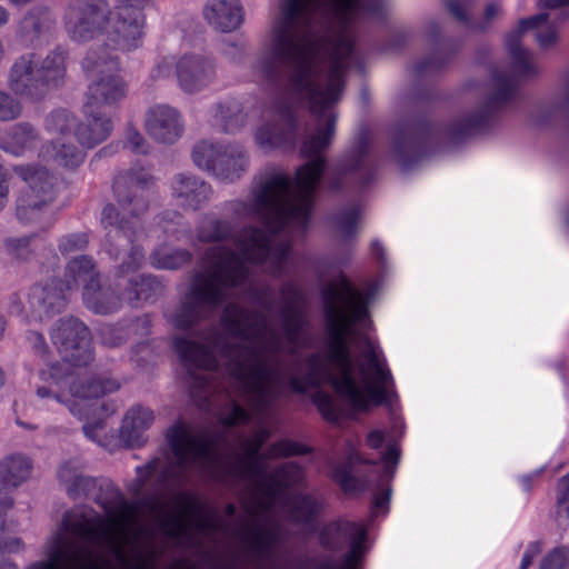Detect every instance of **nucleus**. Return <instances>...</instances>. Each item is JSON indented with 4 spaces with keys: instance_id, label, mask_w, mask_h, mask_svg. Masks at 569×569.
Returning a JSON list of instances; mask_svg holds the SVG:
<instances>
[{
    "instance_id": "obj_42",
    "label": "nucleus",
    "mask_w": 569,
    "mask_h": 569,
    "mask_svg": "<svg viewBox=\"0 0 569 569\" xmlns=\"http://www.w3.org/2000/svg\"><path fill=\"white\" fill-rule=\"evenodd\" d=\"M23 114V103L9 90L0 89V122H13Z\"/></svg>"
},
{
    "instance_id": "obj_44",
    "label": "nucleus",
    "mask_w": 569,
    "mask_h": 569,
    "mask_svg": "<svg viewBox=\"0 0 569 569\" xmlns=\"http://www.w3.org/2000/svg\"><path fill=\"white\" fill-rule=\"evenodd\" d=\"M516 81L510 77L497 74L495 78V92L488 103V109L508 101L515 93Z\"/></svg>"
},
{
    "instance_id": "obj_6",
    "label": "nucleus",
    "mask_w": 569,
    "mask_h": 569,
    "mask_svg": "<svg viewBox=\"0 0 569 569\" xmlns=\"http://www.w3.org/2000/svg\"><path fill=\"white\" fill-rule=\"evenodd\" d=\"M119 389V383L112 379H92L88 381H72L68 391L60 390L59 383L53 381L50 387H39V398L53 397L64 405L69 411L81 420H91L83 426L86 436L96 440V431L102 428V420L117 411L113 402L101 401L100 398Z\"/></svg>"
},
{
    "instance_id": "obj_3",
    "label": "nucleus",
    "mask_w": 569,
    "mask_h": 569,
    "mask_svg": "<svg viewBox=\"0 0 569 569\" xmlns=\"http://www.w3.org/2000/svg\"><path fill=\"white\" fill-rule=\"evenodd\" d=\"M379 11L377 0H279L268 41L252 71L273 81L293 68L295 87L308 100L311 116L337 113L335 106L353 52L350 24L361 13Z\"/></svg>"
},
{
    "instance_id": "obj_47",
    "label": "nucleus",
    "mask_w": 569,
    "mask_h": 569,
    "mask_svg": "<svg viewBox=\"0 0 569 569\" xmlns=\"http://www.w3.org/2000/svg\"><path fill=\"white\" fill-rule=\"evenodd\" d=\"M313 402L326 420L331 422L338 421L341 416V409L330 395L317 391L313 396Z\"/></svg>"
},
{
    "instance_id": "obj_28",
    "label": "nucleus",
    "mask_w": 569,
    "mask_h": 569,
    "mask_svg": "<svg viewBox=\"0 0 569 569\" xmlns=\"http://www.w3.org/2000/svg\"><path fill=\"white\" fill-rule=\"evenodd\" d=\"M153 421L150 409L140 406L132 407L126 415L120 430L121 437L130 446H139L142 442V433Z\"/></svg>"
},
{
    "instance_id": "obj_53",
    "label": "nucleus",
    "mask_w": 569,
    "mask_h": 569,
    "mask_svg": "<svg viewBox=\"0 0 569 569\" xmlns=\"http://www.w3.org/2000/svg\"><path fill=\"white\" fill-rule=\"evenodd\" d=\"M446 6L448 11L460 22H468L469 20V0H447Z\"/></svg>"
},
{
    "instance_id": "obj_38",
    "label": "nucleus",
    "mask_w": 569,
    "mask_h": 569,
    "mask_svg": "<svg viewBox=\"0 0 569 569\" xmlns=\"http://www.w3.org/2000/svg\"><path fill=\"white\" fill-rule=\"evenodd\" d=\"M320 509V505L309 496H296L290 502L289 512L293 521L307 523L312 521Z\"/></svg>"
},
{
    "instance_id": "obj_46",
    "label": "nucleus",
    "mask_w": 569,
    "mask_h": 569,
    "mask_svg": "<svg viewBox=\"0 0 569 569\" xmlns=\"http://www.w3.org/2000/svg\"><path fill=\"white\" fill-rule=\"evenodd\" d=\"M489 110L486 112L476 113L473 116L461 119L452 128L455 137H465L481 130L486 124V119Z\"/></svg>"
},
{
    "instance_id": "obj_36",
    "label": "nucleus",
    "mask_w": 569,
    "mask_h": 569,
    "mask_svg": "<svg viewBox=\"0 0 569 569\" xmlns=\"http://www.w3.org/2000/svg\"><path fill=\"white\" fill-rule=\"evenodd\" d=\"M150 263L157 269H178L191 260L186 249H173L167 244L159 246L149 257Z\"/></svg>"
},
{
    "instance_id": "obj_32",
    "label": "nucleus",
    "mask_w": 569,
    "mask_h": 569,
    "mask_svg": "<svg viewBox=\"0 0 569 569\" xmlns=\"http://www.w3.org/2000/svg\"><path fill=\"white\" fill-rule=\"evenodd\" d=\"M31 462L16 455L0 461V483L7 487H18L26 481L31 472Z\"/></svg>"
},
{
    "instance_id": "obj_59",
    "label": "nucleus",
    "mask_w": 569,
    "mask_h": 569,
    "mask_svg": "<svg viewBox=\"0 0 569 569\" xmlns=\"http://www.w3.org/2000/svg\"><path fill=\"white\" fill-rule=\"evenodd\" d=\"M382 442L383 435L378 430L371 431L367 437V445L372 449L379 448L382 445Z\"/></svg>"
},
{
    "instance_id": "obj_56",
    "label": "nucleus",
    "mask_w": 569,
    "mask_h": 569,
    "mask_svg": "<svg viewBox=\"0 0 569 569\" xmlns=\"http://www.w3.org/2000/svg\"><path fill=\"white\" fill-rule=\"evenodd\" d=\"M569 500V475L565 476L560 479L557 488V506L559 512L561 511L562 506H565Z\"/></svg>"
},
{
    "instance_id": "obj_13",
    "label": "nucleus",
    "mask_w": 569,
    "mask_h": 569,
    "mask_svg": "<svg viewBox=\"0 0 569 569\" xmlns=\"http://www.w3.org/2000/svg\"><path fill=\"white\" fill-rule=\"evenodd\" d=\"M365 539L363 526L348 520L330 522L320 532V543L326 549L337 551L350 545L342 563L335 565V569H359L365 556Z\"/></svg>"
},
{
    "instance_id": "obj_55",
    "label": "nucleus",
    "mask_w": 569,
    "mask_h": 569,
    "mask_svg": "<svg viewBox=\"0 0 569 569\" xmlns=\"http://www.w3.org/2000/svg\"><path fill=\"white\" fill-rule=\"evenodd\" d=\"M381 459L385 462V469L387 475H392L395 471V466L399 459V449L396 446H389L386 452L382 455Z\"/></svg>"
},
{
    "instance_id": "obj_48",
    "label": "nucleus",
    "mask_w": 569,
    "mask_h": 569,
    "mask_svg": "<svg viewBox=\"0 0 569 569\" xmlns=\"http://www.w3.org/2000/svg\"><path fill=\"white\" fill-rule=\"evenodd\" d=\"M24 343L33 352L34 356L39 357L43 361L49 360L50 349L41 332L36 330H28L24 335Z\"/></svg>"
},
{
    "instance_id": "obj_27",
    "label": "nucleus",
    "mask_w": 569,
    "mask_h": 569,
    "mask_svg": "<svg viewBox=\"0 0 569 569\" xmlns=\"http://www.w3.org/2000/svg\"><path fill=\"white\" fill-rule=\"evenodd\" d=\"M56 18L50 8L37 6L30 9L20 22L19 32L29 41H33L51 31Z\"/></svg>"
},
{
    "instance_id": "obj_7",
    "label": "nucleus",
    "mask_w": 569,
    "mask_h": 569,
    "mask_svg": "<svg viewBox=\"0 0 569 569\" xmlns=\"http://www.w3.org/2000/svg\"><path fill=\"white\" fill-rule=\"evenodd\" d=\"M540 8L549 9V13H540L519 23V30L508 34L506 46L511 58V72L513 77L526 78L538 72L531 53L520 43L521 33L533 30L537 42L548 48L557 40V31L549 20L563 22L569 18V0H539Z\"/></svg>"
},
{
    "instance_id": "obj_10",
    "label": "nucleus",
    "mask_w": 569,
    "mask_h": 569,
    "mask_svg": "<svg viewBox=\"0 0 569 569\" xmlns=\"http://www.w3.org/2000/svg\"><path fill=\"white\" fill-rule=\"evenodd\" d=\"M109 13L106 0H73L64 13L66 31L80 43L103 38Z\"/></svg>"
},
{
    "instance_id": "obj_22",
    "label": "nucleus",
    "mask_w": 569,
    "mask_h": 569,
    "mask_svg": "<svg viewBox=\"0 0 569 569\" xmlns=\"http://www.w3.org/2000/svg\"><path fill=\"white\" fill-rule=\"evenodd\" d=\"M41 141L40 131L29 121H20L7 128L0 136V149L13 157H23Z\"/></svg>"
},
{
    "instance_id": "obj_8",
    "label": "nucleus",
    "mask_w": 569,
    "mask_h": 569,
    "mask_svg": "<svg viewBox=\"0 0 569 569\" xmlns=\"http://www.w3.org/2000/svg\"><path fill=\"white\" fill-rule=\"evenodd\" d=\"M13 171L26 183L16 200V216L23 224H39L42 229L53 223L51 210L57 191V178L42 166L19 164Z\"/></svg>"
},
{
    "instance_id": "obj_43",
    "label": "nucleus",
    "mask_w": 569,
    "mask_h": 569,
    "mask_svg": "<svg viewBox=\"0 0 569 569\" xmlns=\"http://www.w3.org/2000/svg\"><path fill=\"white\" fill-rule=\"evenodd\" d=\"M219 158L226 159V163L230 169H233L236 167L237 160L241 158L242 166L241 168H238L233 174L230 177H219L222 180H229L232 181L240 177V174L247 169L248 167V158L246 154V150L241 146H223L221 152L219 153Z\"/></svg>"
},
{
    "instance_id": "obj_24",
    "label": "nucleus",
    "mask_w": 569,
    "mask_h": 569,
    "mask_svg": "<svg viewBox=\"0 0 569 569\" xmlns=\"http://www.w3.org/2000/svg\"><path fill=\"white\" fill-rule=\"evenodd\" d=\"M84 113L86 121L82 123L78 121L77 140L82 147L93 148L110 136L113 123L109 117L97 109L84 108Z\"/></svg>"
},
{
    "instance_id": "obj_34",
    "label": "nucleus",
    "mask_w": 569,
    "mask_h": 569,
    "mask_svg": "<svg viewBox=\"0 0 569 569\" xmlns=\"http://www.w3.org/2000/svg\"><path fill=\"white\" fill-rule=\"evenodd\" d=\"M97 280L94 263L90 257L80 256L68 262L63 280L67 289L71 290L80 282L86 286L87 283H91V281Z\"/></svg>"
},
{
    "instance_id": "obj_50",
    "label": "nucleus",
    "mask_w": 569,
    "mask_h": 569,
    "mask_svg": "<svg viewBox=\"0 0 569 569\" xmlns=\"http://www.w3.org/2000/svg\"><path fill=\"white\" fill-rule=\"evenodd\" d=\"M569 550L566 548H556L548 553L540 563V569H563L568 561Z\"/></svg>"
},
{
    "instance_id": "obj_45",
    "label": "nucleus",
    "mask_w": 569,
    "mask_h": 569,
    "mask_svg": "<svg viewBox=\"0 0 569 569\" xmlns=\"http://www.w3.org/2000/svg\"><path fill=\"white\" fill-rule=\"evenodd\" d=\"M361 458L359 453L355 450L350 451L349 453V462L339 466L333 471V478L335 480L340 483L342 489L345 491H353L357 489V480L351 475V468L350 465L353 462L360 461Z\"/></svg>"
},
{
    "instance_id": "obj_57",
    "label": "nucleus",
    "mask_w": 569,
    "mask_h": 569,
    "mask_svg": "<svg viewBox=\"0 0 569 569\" xmlns=\"http://www.w3.org/2000/svg\"><path fill=\"white\" fill-rule=\"evenodd\" d=\"M541 552V546L539 542H532L528 549L526 550L521 563L520 569H528L532 563L535 557H537Z\"/></svg>"
},
{
    "instance_id": "obj_18",
    "label": "nucleus",
    "mask_w": 569,
    "mask_h": 569,
    "mask_svg": "<svg viewBox=\"0 0 569 569\" xmlns=\"http://www.w3.org/2000/svg\"><path fill=\"white\" fill-rule=\"evenodd\" d=\"M152 506L170 533L178 536L186 530L189 518L196 512L197 499L191 492L180 490L168 501L153 500Z\"/></svg>"
},
{
    "instance_id": "obj_1",
    "label": "nucleus",
    "mask_w": 569,
    "mask_h": 569,
    "mask_svg": "<svg viewBox=\"0 0 569 569\" xmlns=\"http://www.w3.org/2000/svg\"><path fill=\"white\" fill-rule=\"evenodd\" d=\"M322 298L326 349L307 359L305 371L300 366L291 368L284 363L282 337L270 326L267 315L237 305L223 310V333L210 330L197 341L177 337L176 350L194 387L213 391L211 376L223 365L250 412L232 400L221 413L222 433L178 422L167 431L173 458H154L137 468L140 487L154 476L162 485H180L188 479L189 471L220 481L237 478L248 482L254 505L247 507L253 523L246 540L259 559H267L281 538L280 527L273 520L261 523V519L283 503L286 490L303 478L297 463H282L272 471L267 466L268 459L305 453L300 445L281 440L259 452L271 436L267 425L273 418V401L286 390L305 392L330 382L345 402L361 411L385 399L386 387L392 379L379 346L356 328L368 316L363 296L340 276L325 287Z\"/></svg>"
},
{
    "instance_id": "obj_62",
    "label": "nucleus",
    "mask_w": 569,
    "mask_h": 569,
    "mask_svg": "<svg viewBox=\"0 0 569 569\" xmlns=\"http://www.w3.org/2000/svg\"><path fill=\"white\" fill-rule=\"evenodd\" d=\"M389 499H390V490L389 489L377 495L375 498L376 508H378V509L385 508V506L388 503Z\"/></svg>"
},
{
    "instance_id": "obj_61",
    "label": "nucleus",
    "mask_w": 569,
    "mask_h": 569,
    "mask_svg": "<svg viewBox=\"0 0 569 569\" xmlns=\"http://www.w3.org/2000/svg\"><path fill=\"white\" fill-rule=\"evenodd\" d=\"M310 569H335V563L330 557H323L313 560Z\"/></svg>"
},
{
    "instance_id": "obj_39",
    "label": "nucleus",
    "mask_w": 569,
    "mask_h": 569,
    "mask_svg": "<svg viewBox=\"0 0 569 569\" xmlns=\"http://www.w3.org/2000/svg\"><path fill=\"white\" fill-rule=\"evenodd\" d=\"M140 325H142L143 327H147V325H148L147 319L146 318L137 319L134 322L130 323L127 327L106 326V327L101 328V330H100V336H101L102 342L109 347H118V346L122 345L127 340L129 333L131 331H136V329Z\"/></svg>"
},
{
    "instance_id": "obj_26",
    "label": "nucleus",
    "mask_w": 569,
    "mask_h": 569,
    "mask_svg": "<svg viewBox=\"0 0 569 569\" xmlns=\"http://www.w3.org/2000/svg\"><path fill=\"white\" fill-rule=\"evenodd\" d=\"M222 147L206 140L198 142L192 151L194 164L203 170L211 171L216 177H230L238 168H241L242 160L238 159L236 167L230 169L226 159L219 158Z\"/></svg>"
},
{
    "instance_id": "obj_29",
    "label": "nucleus",
    "mask_w": 569,
    "mask_h": 569,
    "mask_svg": "<svg viewBox=\"0 0 569 569\" xmlns=\"http://www.w3.org/2000/svg\"><path fill=\"white\" fill-rule=\"evenodd\" d=\"M83 301L96 313L107 315L120 307V298L111 288H102L99 281H91L83 287Z\"/></svg>"
},
{
    "instance_id": "obj_49",
    "label": "nucleus",
    "mask_w": 569,
    "mask_h": 569,
    "mask_svg": "<svg viewBox=\"0 0 569 569\" xmlns=\"http://www.w3.org/2000/svg\"><path fill=\"white\" fill-rule=\"evenodd\" d=\"M88 243L89 239L86 233H71L63 236L59 240L58 247L62 254H71L84 250Z\"/></svg>"
},
{
    "instance_id": "obj_12",
    "label": "nucleus",
    "mask_w": 569,
    "mask_h": 569,
    "mask_svg": "<svg viewBox=\"0 0 569 569\" xmlns=\"http://www.w3.org/2000/svg\"><path fill=\"white\" fill-rule=\"evenodd\" d=\"M51 340L61 358L72 366H87L92 360L89 329L74 317L58 320Z\"/></svg>"
},
{
    "instance_id": "obj_33",
    "label": "nucleus",
    "mask_w": 569,
    "mask_h": 569,
    "mask_svg": "<svg viewBox=\"0 0 569 569\" xmlns=\"http://www.w3.org/2000/svg\"><path fill=\"white\" fill-rule=\"evenodd\" d=\"M43 128L56 139L77 138L78 119L66 109L53 110L46 116Z\"/></svg>"
},
{
    "instance_id": "obj_20",
    "label": "nucleus",
    "mask_w": 569,
    "mask_h": 569,
    "mask_svg": "<svg viewBox=\"0 0 569 569\" xmlns=\"http://www.w3.org/2000/svg\"><path fill=\"white\" fill-rule=\"evenodd\" d=\"M297 130L296 116L292 111L284 110L277 114L272 122H267L259 127L254 138L257 143L263 149L293 146Z\"/></svg>"
},
{
    "instance_id": "obj_15",
    "label": "nucleus",
    "mask_w": 569,
    "mask_h": 569,
    "mask_svg": "<svg viewBox=\"0 0 569 569\" xmlns=\"http://www.w3.org/2000/svg\"><path fill=\"white\" fill-rule=\"evenodd\" d=\"M282 301L281 327L288 343L287 352L293 356L309 341L306 335L308 321L303 310V299L296 287L288 284L282 288Z\"/></svg>"
},
{
    "instance_id": "obj_11",
    "label": "nucleus",
    "mask_w": 569,
    "mask_h": 569,
    "mask_svg": "<svg viewBox=\"0 0 569 569\" xmlns=\"http://www.w3.org/2000/svg\"><path fill=\"white\" fill-rule=\"evenodd\" d=\"M144 29L143 11L127 6H116L108 14L102 42L113 52L130 51L141 46Z\"/></svg>"
},
{
    "instance_id": "obj_52",
    "label": "nucleus",
    "mask_w": 569,
    "mask_h": 569,
    "mask_svg": "<svg viewBox=\"0 0 569 569\" xmlns=\"http://www.w3.org/2000/svg\"><path fill=\"white\" fill-rule=\"evenodd\" d=\"M126 141L131 151L136 153H147V141L136 128L131 126L127 128Z\"/></svg>"
},
{
    "instance_id": "obj_40",
    "label": "nucleus",
    "mask_w": 569,
    "mask_h": 569,
    "mask_svg": "<svg viewBox=\"0 0 569 569\" xmlns=\"http://www.w3.org/2000/svg\"><path fill=\"white\" fill-rule=\"evenodd\" d=\"M34 237L36 234L7 238L4 240V249L7 254L17 261H29L34 252L31 246Z\"/></svg>"
},
{
    "instance_id": "obj_25",
    "label": "nucleus",
    "mask_w": 569,
    "mask_h": 569,
    "mask_svg": "<svg viewBox=\"0 0 569 569\" xmlns=\"http://www.w3.org/2000/svg\"><path fill=\"white\" fill-rule=\"evenodd\" d=\"M39 157L46 161H52L58 167L73 170L82 164L86 153L81 148L68 139H54L44 143Z\"/></svg>"
},
{
    "instance_id": "obj_63",
    "label": "nucleus",
    "mask_w": 569,
    "mask_h": 569,
    "mask_svg": "<svg viewBox=\"0 0 569 569\" xmlns=\"http://www.w3.org/2000/svg\"><path fill=\"white\" fill-rule=\"evenodd\" d=\"M499 12V7L495 3L488 4L485 11L486 19L491 20Z\"/></svg>"
},
{
    "instance_id": "obj_19",
    "label": "nucleus",
    "mask_w": 569,
    "mask_h": 569,
    "mask_svg": "<svg viewBox=\"0 0 569 569\" xmlns=\"http://www.w3.org/2000/svg\"><path fill=\"white\" fill-rule=\"evenodd\" d=\"M63 281L51 279L43 284H36L29 293V306L34 319L42 321L66 306V291Z\"/></svg>"
},
{
    "instance_id": "obj_35",
    "label": "nucleus",
    "mask_w": 569,
    "mask_h": 569,
    "mask_svg": "<svg viewBox=\"0 0 569 569\" xmlns=\"http://www.w3.org/2000/svg\"><path fill=\"white\" fill-rule=\"evenodd\" d=\"M58 477L71 498L87 495L88 490L93 486V480L83 477L79 468L70 462L59 468Z\"/></svg>"
},
{
    "instance_id": "obj_58",
    "label": "nucleus",
    "mask_w": 569,
    "mask_h": 569,
    "mask_svg": "<svg viewBox=\"0 0 569 569\" xmlns=\"http://www.w3.org/2000/svg\"><path fill=\"white\" fill-rule=\"evenodd\" d=\"M9 200L8 174L0 168V212L6 208Z\"/></svg>"
},
{
    "instance_id": "obj_41",
    "label": "nucleus",
    "mask_w": 569,
    "mask_h": 569,
    "mask_svg": "<svg viewBox=\"0 0 569 569\" xmlns=\"http://www.w3.org/2000/svg\"><path fill=\"white\" fill-rule=\"evenodd\" d=\"M365 152L366 144L361 142L356 150L348 154L347 159L337 169V177L330 182L332 188L339 187L337 181L338 178L345 177L365 168Z\"/></svg>"
},
{
    "instance_id": "obj_30",
    "label": "nucleus",
    "mask_w": 569,
    "mask_h": 569,
    "mask_svg": "<svg viewBox=\"0 0 569 569\" xmlns=\"http://www.w3.org/2000/svg\"><path fill=\"white\" fill-rule=\"evenodd\" d=\"M68 52L61 47L49 51L42 59L39 74L46 81L48 92L62 83L67 71Z\"/></svg>"
},
{
    "instance_id": "obj_31",
    "label": "nucleus",
    "mask_w": 569,
    "mask_h": 569,
    "mask_svg": "<svg viewBox=\"0 0 569 569\" xmlns=\"http://www.w3.org/2000/svg\"><path fill=\"white\" fill-rule=\"evenodd\" d=\"M160 290V283L150 274H133L128 281L123 297L133 307L148 301Z\"/></svg>"
},
{
    "instance_id": "obj_23",
    "label": "nucleus",
    "mask_w": 569,
    "mask_h": 569,
    "mask_svg": "<svg viewBox=\"0 0 569 569\" xmlns=\"http://www.w3.org/2000/svg\"><path fill=\"white\" fill-rule=\"evenodd\" d=\"M203 17L213 29L231 32L241 26L243 9L239 0H208Z\"/></svg>"
},
{
    "instance_id": "obj_64",
    "label": "nucleus",
    "mask_w": 569,
    "mask_h": 569,
    "mask_svg": "<svg viewBox=\"0 0 569 569\" xmlns=\"http://www.w3.org/2000/svg\"><path fill=\"white\" fill-rule=\"evenodd\" d=\"M9 11L4 7L0 6V29L9 22Z\"/></svg>"
},
{
    "instance_id": "obj_5",
    "label": "nucleus",
    "mask_w": 569,
    "mask_h": 569,
    "mask_svg": "<svg viewBox=\"0 0 569 569\" xmlns=\"http://www.w3.org/2000/svg\"><path fill=\"white\" fill-rule=\"evenodd\" d=\"M152 181V176L143 168H132L118 176L113 189L119 209L107 204L101 213L109 254L118 259L127 253L119 266L123 277L134 273L144 261V252L137 242L143 236L140 217L148 209L147 189Z\"/></svg>"
},
{
    "instance_id": "obj_2",
    "label": "nucleus",
    "mask_w": 569,
    "mask_h": 569,
    "mask_svg": "<svg viewBox=\"0 0 569 569\" xmlns=\"http://www.w3.org/2000/svg\"><path fill=\"white\" fill-rule=\"evenodd\" d=\"M312 118L300 150L308 161L297 169L295 180L283 172L271 173L252 190L250 200L244 203V212L259 219L268 233L250 227L234 237L229 221L214 216L201 219L197 227L199 241L232 239L241 256L222 244L204 251L188 292L169 315L174 328L188 329L214 311L230 297L232 289L247 280V262L261 264L272 274L283 272L292 236L303 232L308 226L315 191L326 166L325 152L336 133L338 113Z\"/></svg>"
},
{
    "instance_id": "obj_4",
    "label": "nucleus",
    "mask_w": 569,
    "mask_h": 569,
    "mask_svg": "<svg viewBox=\"0 0 569 569\" xmlns=\"http://www.w3.org/2000/svg\"><path fill=\"white\" fill-rule=\"evenodd\" d=\"M136 512V506L124 499L108 518L91 508L68 511L60 530L47 543L46 559L33 565L50 562L53 569H99L96 549H119Z\"/></svg>"
},
{
    "instance_id": "obj_21",
    "label": "nucleus",
    "mask_w": 569,
    "mask_h": 569,
    "mask_svg": "<svg viewBox=\"0 0 569 569\" xmlns=\"http://www.w3.org/2000/svg\"><path fill=\"white\" fill-rule=\"evenodd\" d=\"M171 194L179 206L198 210L209 200L211 187L196 176L178 173L171 181Z\"/></svg>"
},
{
    "instance_id": "obj_14",
    "label": "nucleus",
    "mask_w": 569,
    "mask_h": 569,
    "mask_svg": "<svg viewBox=\"0 0 569 569\" xmlns=\"http://www.w3.org/2000/svg\"><path fill=\"white\" fill-rule=\"evenodd\" d=\"M34 53L16 58L7 73V88L18 99L39 102L49 93L46 81L38 74Z\"/></svg>"
},
{
    "instance_id": "obj_9",
    "label": "nucleus",
    "mask_w": 569,
    "mask_h": 569,
    "mask_svg": "<svg viewBox=\"0 0 569 569\" xmlns=\"http://www.w3.org/2000/svg\"><path fill=\"white\" fill-rule=\"evenodd\" d=\"M84 68L96 78L88 87L83 108L113 107L126 97V83L116 73L118 69L117 54L112 52L100 54L96 50H91L84 58Z\"/></svg>"
},
{
    "instance_id": "obj_17",
    "label": "nucleus",
    "mask_w": 569,
    "mask_h": 569,
    "mask_svg": "<svg viewBox=\"0 0 569 569\" xmlns=\"http://www.w3.org/2000/svg\"><path fill=\"white\" fill-rule=\"evenodd\" d=\"M144 126L148 134L160 143H174L183 133L181 113L168 104H158L146 113Z\"/></svg>"
},
{
    "instance_id": "obj_60",
    "label": "nucleus",
    "mask_w": 569,
    "mask_h": 569,
    "mask_svg": "<svg viewBox=\"0 0 569 569\" xmlns=\"http://www.w3.org/2000/svg\"><path fill=\"white\" fill-rule=\"evenodd\" d=\"M117 6H127L132 9H139L140 11H143L144 8L148 6L150 0H116Z\"/></svg>"
},
{
    "instance_id": "obj_16",
    "label": "nucleus",
    "mask_w": 569,
    "mask_h": 569,
    "mask_svg": "<svg viewBox=\"0 0 569 569\" xmlns=\"http://www.w3.org/2000/svg\"><path fill=\"white\" fill-rule=\"evenodd\" d=\"M216 62L201 54H184L176 63L179 87L188 93L199 92L217 80Z\"/></svg>"
},
{
    "instance_id": "obj_37",
    "label": "nucleus",
    "mask_w": 569,
    "mask_h": 569,
    "mask_svg": "<svg viewBox=\"0 0 569 569\" xmlns=\"http://www.w3.org/2000/svg\"><path fill=\"white\" fill-rule=\"evenodd\" d=\"M214 119L226 133H233L244 124V114L236 101L219 102L214 108Z\"/></svg>"
},
{
    "instance_id": "obj_51",
    "label": "nucleus",
    "mask_w": 569,
    "mask_h": 569,
    "mask_svg": "<svg viewBox=\"0 0 569 569\" xmlns=\"http://www.w3.org/2000/svg\"><path fill=\"white\" fill-rule=\"evenodd\" d=\"M358 218L359 211L357 208H351L342 212L338 217V226L340 231L347 237L351 236L353 230L356 229Z\"/></svg>"
},
{
    "instance_id": "obj_54",
    "label": "nucleus",
    "mask_w": 569,
    "mask_h": 569,
    "mask_svg": "<svg viewBox=\"0 0 569 569\" xmlns=\"http://www.w3.org/2000/svg\"><path fill=\"white\" fill-rule=\"evenodd\" d=\"M172 61L168 58L160 59L151 70V78L154 80L168 78L171 74Z\"/></svg>"
}]
</instances>
